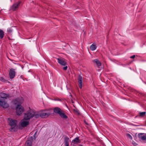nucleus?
<instances>
[{
    "instance_id": "f257e3e1",
    "label": "nucleus",
    "mask_w": 146,
    "mask_h": 146,
    "mask_svg": "<svg viewBox=\"0 0 146 146\" xmlns=\"http://www.w3.org/2000/svg\"><path fill=\"white\" fill-rule=\"evenodd\" d=\"M8 122L11 126L9 129L11 131H16L17 128V121L11 118H9Z\"/></svg>"
},
{
    "instance_id": "0eeeda50",
    "label": "nucleus",
    "mask_w": 146,
    "mask_h": 146,
    "mask_svg": "<svg viewBox=\"0 0 146 146\" xmlns=\"http://www.w3.org/2000/svg\"><path fill=\"white\" fill-rule=\"evenodd\" d=\"M40 112V117L42 118H44L45 117H48L49 116L50 114V113L46 112L44 110Z\"/></svg>"
},
{
    "instance_id": "f03ea898",
    "label": "nucleus",
    "mask_w": 146,
    "mask_h": 146,
    "mask_svg": "<svg viewBox=\"0 0 146 146\" xmlns=\"http://www.w3.org/2000/svg\"><path fill=\"white\" fill-rule=\"evenodd\" d=\"M54 112L58 114L62 118L66 119L67 118V116L64 113L63 111L59 108H55L54 109Z\"/></svg>"
},
{
    "instance_id": "9b49d317",
    "label": "nucleus",
    "mask_w": 146,
    "mask_h": 146,
    "mask_svg": "<svg viewBox=\"0 0 146 146\" xmlns=\"http://www.w3.org/2000/svg\"><path fill=\"white\" fill-rule=\"evenodd\" d=\"M33 140V138L32 137H29L26 141L25 146H31Z\"/></svg>"
},
{
    "instance_id": "473e14b6",
    "label": "nucleus",
    "mask_w": 146,
    "mask_h": 146,
    "mask_svg": "<svg viewBox=\"0 0 146 146\" xmlns=\"http://www.w3.org/2000/svg\"><path fill=\"white\" fill-rule=\"evenodd\" d=\"M145 84H146V83H145Z\"/></svg>"
},
{
    "instance_id": "4be33fe9",
    "label": "nucleus",
    "mask_w": 146,
    "mask_h": 146,
    "mask_svg": "<svg viewBox=\"0 0 146 146\" xmlns=\"http://www.w3.org/2000/svg\"><path fill=\"white\" fill-rule=\"evenodd\" d=\"M73 110L74 112L76 114L79 115L80 114L79 111L76 108L74 109Z\"/></svg>"
},
{
    "instance_id": "6e6552de",
    "label": "nucleus",
    "mask_w": 146,
    "mask_h": 146,
    "mask_svg": "<svg viewBox=\"0 0 146 146\" xmlns=\"http://www.w3.org/2000/svg\"><path fill=\"white\" fill-rule=\"evenodd\" d=\"M23 98L21 97H20L14 100L13 101V102L14 104H17L22 103L23 102Z\"/></svg>"
},
{
    "instance_id": "c85d7f7f",
    "label": "nucleus",
    "mask_w": 146,
    "mask_h": 146,
    "mask_svg": "<svg viewBox=\"0 0 146 146\" xmlns=\"http://www.w3.org/2000/svg\"><path fill=\"white\" fill-rule=\"evenodd\" d=\"M135 57V55H133L132 56H131L130 57V58H134Z\"/></svg>"
},
{
    "instance_id": "b1692460",
    "label": "nucleus",
    "mask_w": 146,
    "mask_h": 146,
    "mask_svg": "<svg viewBox=\"0 0 146 146\" xmlns=\"http://www.w3.org/2000/svg\"><path fill=\"white\" fill-rule=\"evenodd\" d=\"M126 135L127 136L129 137V138L130 139H132V137L131 136L130 134H129V133H127L126 134Z\"/></svg>"
},
{
    "instance_id": "c756f323",
    "label": "nucleus",
    "mask_w": 146,
    "mask_h": 146,
    "mask_svg": "<svg viewBox=\"0 0 146 146\" xmlns=\"http://www.w3.org/2000/svg\"><path fill=\"white\" fill-rule=\"evenodd\" d=\"M84 122H85V123L86 124L88 125V124L87 123V122H86V121H84Z\"/></svg>"
},
{
    "instance_id": "7ed1b4c3",
    "label": "nucleus",
    "mask_w": 146,
    "mask_h": 146,
    "mask_svg": "<svg viewBox=\"0 0 146 146\" xmlns=\"http://www.w3.org/2000/svg\"><path fill=\"white\" fill-rule=\"evenodd\" d=\"M34 114L33 111L32 110H30L27 111L25 113L23 119L29 121L31 118L33 117V115Z\"/></svg>"
},
{
    "instance_id": "ddd939ff",
    "label": "nucleus",
    "mask_w": 146,
    "mask_h": 146,
    "mask_svg": "<svg viewBox=\"0 0 146 146\" xmlns=\"http://www.w3.org/2000/svg\"><path fill=\"white\" fill-rule=\"evenodd\" d=\"M82 78L81 75H79L78 78V81L79 83V87L80 88H81L82 85Z\"/></svg>"
},
{
    "instance_id": "2eb2a0df",
    "label": "nucleus",
    "mask_w": 146,
    "mask_h": 146,
    "mask_svg": "<svg viewBox=\"0 0 146 146\" xmlns=\"http://www.w3.org/2000/svg\"><path fill=\"white\" fill-rule=\"evenodd\" d=\"M80 140L79 139L78 137H77L73 139L72 141V143L74 144H78L80 143Z\"/></svg>"
},
{
    "instance_id": "aec40b11",
    "label": "nucleus",
    "mask_w": 146,
    "mask_h": 146,
    "mask_svg": "<svg viewBox=\"0 0 146 146\" xmlns=\"http://www.w3.org/2000/svg\"><path fill=\"white\" fill-rule=\"evenodd\" d=\"M96 45L94 44H92L90 46V48L92 50H94L96 48Z\"/></svg>"
},
{
    "instance_id": "412c9836",
    "label": "nucleus",
    "mask_w": 146,
    "mask_h": 146,
    "mask_svg": "<svg viewBox=\"0 0 146 146\" xmlns=\"http://www.w3.org/2000/svg\"><path fill=\"white\" fill-rule=\"evenodd\" d=\"M4 35V33L3 31L1 29H0V37L1 39H2L3 38Z\"/></svg>"
},
{
    "instance_id": "9d476101",
    "label": "nucleus",
    "mask_w": 146,
    "mask_h": 146,
    "mask_svg": "<svg viewBox=\"0 0 146 146\" xmlns=\"http://www.w3.org/2000/svg\"><path fill=\"white\" fill-rule=\"evenodd\" d=\"M21 3V1H20L17 3L14 4L12 6V9L13 11H16L18 9L20 4Z\"/></svg>"
},
{
    "instance_id": "393cba45",
    "label": "nucleus",
    "mask_w": 146,
    "mask_h": 146,
    "mask_svg": "<svg viewBox=\"0 0 146 146\" xmlns=\"http://www.w3.org/2000/svg\"><path fill=\"white\" fill-rule=\"evenodd\" d=\"M12 32V29L10 28H9L7 29V32L8 33H11Z\"/></svg>"
},
{
    "instance_id": "20e7f679",
    "label": "nucleus",
    "mask_w": 146,
    "mask_h": 146,
    "mask_svg": "<svg viewBox=\"0 0 146 146\" xmlns=\"http://www.w3.org/2000/svg\"><path fill=\"white\" fill-rule=\"evenodd\" d=\"M0 106L2 108H6L9 106L7 101L3 99H0Z\"/></svg>"
},
{
    "instance_id": "f3484780",
    "label": "nucleus",
    "mask_w": 146,
    "mask_h": 146,
    "mask_svg": "<svg viewBox=\"0 0 146 146\" xmlns=\"http://www.w3.org/2000/svg\"><path fill=\"white\" fill-rule=\"evenodd\" d=\"M33 113L34 114L33 115V117H34L35 118H38L40 117V112H36L33 111Z\"/></svg>"
},
{
    "instance_id": "7c9ffc66",
    "label": "nucleus",
    "mask_w": 146,
    "mask_h": 146,
    "mask_svg": "<svg viewBox=\"0 0 146 146\" xmlns=\"http://www.w3.org/2000/svg\"><path fill=\"white\" fill-rule=\"evenodd\" d=\"M65 146H69V145H65Z\"/></svg>"
},
{
    "instance_id": "2f4dec72",
    "label": "nucleus",
    "mask_w": 146,
    "mask_h": 146,
    "mask_svg": "<svg viewBox=\"0 0 146 146\" xmlns=\"http://www.w3.org/2000/svg\"><path fill=\"white\" fill-rule=\"evenodd\" d=\"M31 71L30 70H29V72H31Z\"/></svg>"
},
{
    "instance_id": "bb28decb",
    "label": "nucleus",
    "mask_w": 146,
    "mask_h": 146,
    "mask_svg": "<svg viewBox=\"0 0 146 146\" xmlns=\"http://www.w3.org/2000/svg\"><path fill=\"white\" fill-rule=\"evenodd\" d=\"M67 68H68V67L66 65L63 68V70H67Z\"/></svg>"
},
{
    "instance_id": "1a4fd4ad",
    "label": "nucleus",
    "mask_w": 146,
    "mask_h": 146,
    "mask_svg": "<svg viewBox=\"0 0 146 146\" xmlns=\"http://www.w3.org/2000/svg\"><path fill=\"white\" fill-rule=\"evenodd\" d=\"M58 62L61 65L63 66L66 65L67 64L66 62L64 59L62 58H57Z\"/></svg>"
},
{
    "instance_id": "a211bd4d",
    "label": "nucleus",
    "mask_w": 146,
    "mask_h": 146,
    "mask_svg": "<svg viewBox=\"0 0 146 146\" xmlns=\"http://www.w3.org/2000/svg\"><path fill=\"white\" fill-rule=\"evenodd\" d=\"M143 133H140L138 134V137L140 138H141L143 140H146V136H142V135L143 134Z\"/></svg>"
},
{
    "instance_id": "dca6fc26",
    "label": "nucleus",
    "mask_w": 146,
    "mask_h": 146,
    "mask_svg": "<svg viewBox=\"0 0 146 146\" xmlns=\"http://www.w3.org/2000/svg\"><path fill=\"white\" fill-rule=\"evenodd\" d=\"M93 62L94 63H95L98 66H100L101 65V62L98 59H96L93 60Z\"/></svg>"
},
{
    "instance_id": "f8f14e48",
    "label": "nucleus",
    "mask_w": 146,
    "mask_h": 146,
    "mask_svg": "<svg viewBox=\"0 0 146 146\" xmlns=\"http://www.w3.org/2000/svg\"><path fill=\"white\" fill-rule=\"evenodd\" d=\"M29 121L24 119H22L21 122V126L23 127H25L28 125L29 124Z\"/></svg>"
},
{
    "instance_id": "cd10ccee",
    "label": "nucleus",
    "mask_w": 146,
    "mask_h": 146,
    "mask_svg": "<svg viewBox=\"0 0 146 146\" xmlns=\"http://www.w3.org/2000/svg\"><path fill=\"white\" fill-rule=\"evenodd\" d=\"M132 143L135 146H136L137 145V144L134 141H133Z\"/></svg>"
},
{
    "instance_id": "a878e982",
    "label": "nucleus",
    "mask_w": 146,
    "mask_h": 146,
    "mask_svg": "<svg viewBox=\"0 0 146 146\" xmlns=\"http://www.w3.org/2000/svg\"><path fill=\"white\" fill-rule=\"evenodd\" d=\"M0 80L1 81L3 82H5L6 81H7L6 80H5L4 78H3L2 77H1V78Z\"/></svg>"
},
{
    "instance_id": "39448f33",
    "label": "nucleus",
    "mask_w": 146,
    "mask_h": 146,
    "mask_svg": "<svg viewBox=\"0 0 146 146\" xmlns=\"http://www.w3.org/2000/svg\"><path fill=\"white\" fill-rule=\"evenodd\" d=\"M16 113L17 115L21 114L23 112L24 108L20 105H18L16 107Z\"/></svg>"
},
{
    "instance_id": "4468645a",
    "label": "nucleus",
    "mask_w": 146,
    "mask_h": 146,
    "mask_svg": "<svg viewBox=\"0 0 146 146\" xmlns=\"http://www.w3.org/2000/svg\"><path fill=\"white\" fill-rule=\"evenodd\" d=\"M0 96L2 98H5L9 97V96L8 94H6L5 93L2 92L0 93Z\"/></svg>"
},
{
    "instance_id": "423d86ee",
    "label": "nucleus",
    "mask_w": 146,
    "mask_h": 146,
    "mask_svg": "<svg viewBox=\"0 0 146 146\" xmlns=\"http://www.w3.org/2000/svg\"><path fill=\"white\" fill-rule=\"evenodd\" d=\"M9 75L11 79L13 78L15 75V70L13 68L10 69L9 72Z\"/></svg>"
},
{
    "instance_id": "5701e85b",
    "label": "nucleus",
    "mask_w": 146,
    "mask_h": 146,
    "mask_svg": "<svg viewBox=\"0 0 146 146\" xmlns=\"http://www.w3.org/2000/svg\"><path fill=\"white\" fill-rule=\"evenodd\" d=\"M146 113L145 112H140L139 113V116L141 117H143L145 115Z\"/></svg>"
},
{
    "instance_id": "6ab92c4d",
    "label": "nucleus",
    "mask_w": 146,
    "mask_h": 146,
    "mask_svg": "<svg viewBox=\"0 0 146 146\" xmlns=\"http://www.w3.org/2000/svg\"><path fill=\"white\" fill-rule=\"evenodd\" d=\"M69 138L67 137H65L64 139V142L65 143V145H69Z\"/></svg>"
}]
</instances>
